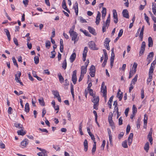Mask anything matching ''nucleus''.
I'll list each match as a JSON object with an SVG mask.
<instances>
[{"instance_id": "1", "label": "nucleus", "mask_w": 156, "mask_h": 156, "mask_svg": "<svg viewBox=\"0 0 156 156\" xmlns=\"http://www.w3.org/2000/svg\"><path fill=\"white\" fill-rule=\"evenodd\" d=\"M74 28V27L73 26L72 28L70 29L69 32L72 37V40L74 41V43L75 44L76 42L78 41L79 37H77V33L73 31Z\"/></svg>"}, {"instance_id": "2", "label": "nucleus", "mask_w": 156, "mask_h": 156, "mask_svg": "<svg viewBox=\"0 0 156 156\" xmlns=\"http://www.w3.org/2000/svg\"><path fill=\"white\" fill-rule=\"evenodd\" d=\"M103 25L102 28V30L103 32L106 31V30L108 28L109 25L110 20H106V22L103 21Z\"/></svg>"}, {"instance_id": "3", "label": "nucleus", "mask_w": 156, "mask_h": 156, "mask_svg": "<svg viewBox=\"0 0 156 156\" xmlns=\"http://www.w3.org/2000/svg\"><path fill=\"white\" fill-rule=\"evenodd\" d=\"M103 51L104 53V56H105V59L103 62L102 64V66L103 67H105V66L106 62H107V60L108 59V56L106 52V50L105 49L103 50Z\"/></svg>"}, {"instance_id": "4", "label": "nucleus", "mask_w": 156, "mask_h": 156, "mask_svg": "<svg viewBox=\"0 0 156 156\" xmlns=\"http://www.w3.org/2000/svg\"><path fill=\"white\" fill-rule=\"evenodd\" d=\"M72 80L74 84H75L76 83L77 81L76 70H74L73 72Z\"/></svg>"}, {"instance_id": "5", "label": "nucleus", "mask_w": 156, "mask_h": 156, "mask_svg": "<svg viewBox=\"0 0 156 156\" xmlns=\"http://www.w3.org/2000/svg\"><path fill=\"white\" fill-rule=\"evenodd\" d=\"M101 91L103 94H104V96L105 97H106V93H107L106 87L105 86L104 82H103L101 84Z\"/></svg>"}, {"instance_id": "6", "label": "nucleus", "mask_w": 156, "mask_h": 156, "mask_svg": "<svg viewBox=\"0 0 156 156\" xmlns=\"http://www.w3.org/2000/svg\"><path fill=\"white\" fill-rule=\"evenodd\" d=\"M29 141L27 138L24 139L21 143V147L22 148H24L29 143Z\"/></svg>"}, {"instance_id": "7", "label": "nucleus", "mask_w": 156, "mask_h": 156, "mask_svg": "<svg viewBox=\"0 0 156 156\" xmlns=\"http://www.w3.org/2000/svg\"><path fill=\"white\" fill-rule=\"evenodd\" d=\"M89 47L91 49L94 50H98V48L96 47L94 41H90L88 43Z\"/></svg>"}, {"instance_id": "8", "label": "nucleus", "mask_w": 156, "mask_h": 156, "mask_svg": "<svg viewBox=\"0 0 156 156\" xmlns=\"http://www.w3.org/2000/svg\"><path fill=\"white\" fill-rule=\"evenodd\" d=\"M88 51V48L87 47H84L83 53V60L84 62L86 60L87 53Z\"/></svg>"}, {"instance_id": "9", "label": "nucleus", "mask_w": 156, "mask_h": 156, "mask_svg": "<svg viewBox=\"0 0 156 156\" xmlns=\"http://www.w3.org/2000/svg\"><path fill=\"white\" fill-rule=\"evenodd\" d=\"M152 128H151V129L147 136L148 139H149V141H150L151 144H152L153 139L152 137Z\"/></svg>"}, {"instance_id": "10", "label": "nucleus", "mask_w": 156, "mask_h": 156, "mask_svg": "<svg viewBox=\"0 0 156 156\" xmlns=\"http://www.w3.org/2000/svg\"><path fill=\"white\" fill-rule=\"evenodd\" d=\"M21 75V73L19 71L18 72L17 74L15 75V80L18 83L19 81H20V77Z\"/></svg>"}, {"instance_id": "11", "label": "nucleus", "mask_w": 156, "mask_h": 156, "mask_svg": "<svg viewBox=\"0 0 156 156\" xmlns=\"http://www.w3.org/2000/svg\"><path fill=\"white\" fill-rule=\"evenodd\" d=\"M123 16L126 19L129 18V12L127 9H124L122 12Z\"/></svg>"}, {"instance_id": "12", "label": "nucleus", "mask_w": 156, "mask_h": 156, "mask_svg": "<svg viewBox=\"0 0 156 156\" xmlns=\"http://www.w3.org/2000/svg\"><path fill=\"white\" fill-rule=\"evenodd\" d=\"M99 99L98 96L96 97L95 96L93 97L92 101L94 103V104H98Z\"/></svg>"}, {"instance_id": "13", "label": "nucleus", "mask_w": 156, "mask_h": 156, "mask_svg": "<svg viewBox=\"0 0 156 156\" xmlns=\"http://www.w3.org/2000/svg\"><path fill=\"white\" fill-rule=\"evenodd\" d=\"M148 117L147 115L145 114L144 115V128H146L147 127V120Z\"/></svg>"}, {"instance_id": "14", "label": "nucleus", "mask_w": 156, "mask_h": 156, "mask_svg": "<svg viewBox=\"0 0 156 156\" xmlns=\"http://www.w3.org/2000/svg\"><path fill=\"white\" fill-rule=\"evenodd\" d=\"M144 26H143L139 34V37L140 38V41H142L143 37L144 32Z\"/></svg>"}, {"instance_id": "15", "label": "nucleus", "mask_w": 156, "mask_h": 156, "mask_svg": "<svg viewBox=\"0 0 156 156\" xmlns=\"http://www.w3.org/2000/svg\"><path fill=\"white\" fill-rule=\"evenodd\" d=\"M153 73V72L149 71V78L147 80V83L148 84L152 80Z\"/></svg>"}, {"instance_id": "16", "label": "nucleus", "mask_w": 156, "mask_h": 156, "mask_svg": "<svg viewBox=\"0 0 156 156\" xmlns=\"http://www.w3.org/2000/svg\"><path fill=\"white\" fill-rule=\"evenodd\" d=\"M73 8L75 9L76 15H77L78 12V4L77 2H75Z\"/></svg>"}, {"instance_id": "17", "label": "nucleus", "mask_w": 156, "mask_h": 156, "mask_svg": "<svg viewBox=\"0 0 156 156\" xmlns=\"http://www.w3.org/2000/svg\"><path fill=\"white\" fill-rule=\"evenodd\" d=\"M88 29L90 33L94 35H96V33L95 32V30L93 28L90 27H88Z\"/></svg>"}, {"instance_id": "18", "label": "nucleus", "mask_w": 156, "mask_h": 156, "mask_svg": "<svg viewBox=\"0 0 156 156\" xmlns=\"http://www.w3.org/2000/svg\"><path fill=\"white\" fill-rule=\"evenodd\" d=\"M106 8L105 7H103V9L101 11L102 13V19H104L105 16H106Z\"/></svg>"}, {"instance_id": "19", "label": "nucleus", "mask_w": 156, "mask_h": 156, "mask_svg": "<svg viewBox=\"0 0 156 156\" xmlns=\"http://www.w3.org/2000/svg\"><path fill=\"white\" fill-rule=\"evenodd\" d=\"M76 58V54L75 52L73 53L71 55L70 59V62H73L75 60Z\"/></svg>"}, {"instance_id": "20", "label": "nucleus", "mask_w": 156, "mask_h": 156, "mask_svg": "<svg viewBox=\"0 0 156 156\" xmlns=\"http://www.w3.org/2000/svg\"><path fill=\"white\" fill-rule=\"evenodd\" d=\"M149 47H152L153 45V41L152 38L151 37H149L148 38Z\"/></svg>"}, {"instance_id": "21", "label": "nucleus", "mask_w": 156, "mask_h": 156, "mask_svg": "<svg viewBox=\"0 0 156 156\" xmlns=\"http://www.w3.org/2000/svg\"><path fill=\"white\" fill-rule=\"evenodd\" d=\"M87 68L86 67L82 66L81 68V74L84 75V74L86 73L87 72Z\"/></svg>"}, {"instance_id": "22", "label": "nucleus", "mask_w": 156, "mask_h": 156, "mask_svg": "<svg viewBox=\"0 0 156 156\" xmlns=\"http://www.w3.org/2000/svg\"><path fill=\"white\" fill-rule=\"evenodd\" d=\"M83 145L84 146V150L85 151H87L88 149V143L87 140L85 139L83 143Z\"/></svg>"}, {"instance_id": "23", "label": "nucleus", "mask_w": 156, "mask_h": 156, "mask_svg": "<svg viewBox=\"0 0 156 156\" xmlns=\"http://www.w3.org/2000/svg\"><path fill=\"white\" fill-rule=\"evenodd\" d=\"M58 77L59 81L61 83H62L64 80V79L60 73H58Z\"/></svg>"}, {"instance_id": "24", "label": "nucleus", "mask_w": 156, "mask_h": 156, "mask_svg": "<svg viewBox=\"0 0 156 156\" xmlns=\"http://www.w3.org/2000/svg\"><path fill=\"white\" fill-rule=\"evenodd\" d=\"M113 17L114 19L118 20V15L116 10L115 9H113L112 11Z\"/></svg>"}, {"instance_id": "25", "label": "nucleus", "mask_w": 156, "mask_h": 156, "mask_svg": "<svg viewBox=\"0 0 156 156\" xmlns=\"http://www.w3.org/2000/svg\"><path fill=\"white\" fill-rule=\"evenodd\" d=\"M62 7H63V8L65 10H66L68 12H70L69 10L67 8V6H66V2H65V0H63V2H62Z\"/></svg>"}, {"instance_id": "26", "label": "nucleus", "mask_w": 156, "mask_h": 156, "mask_svg": "<svg viewBox=\"0 0 156 156\" xmlns=\"http://www.w3.org/2000/svg\"><path fill=\"white\" fill-rule=\"evenodd\" d=\"M4 31L6 35L7 36L8 40L9 41H10L11 39L10 35L8 30L7 29H4Z\"/></svg>"}, {"instance_id": "27", "label": "nucleus", "mask_w": 156, "mask_h": 156, "mask_svg": "<svg viewBox=\"0 0 156 156\" xmlns=\"http://www.w3.org/2000/svg\"><path fill=\"white\" fill-rule=\"evenodd\" d=\"M17 134L19 135L23 136L26 134V132L23 131V129L18 130L17 132Z\"/></svg>"}, {"instance_id": "28", "label": "nucleus", "mask_w": 156, "mask_h": 156, "mask_svg": "<svg viewBox=\"0 0 156 156\" xmlns=\"http://www.w3.org/2000/svg\"><path fill=\"white\" fill-rule=\"evenodd\" d=\"M117 97L119 99V101H121L122 98V92L119 90L117 94Z\"/></svg>"}, {"instance_id": "29", "label": "nucleus", "mask_w": 156, "mask_h": 156, "mask_svg": "<svg viewBox=\"0 0 156 156\" xmlns=\"http://www.w3.org/2000/svg\"><path fill=\"white\" fill-rule=\"evenodd\" d=\"M96 142H94V144L92 150V153L93 154H94L96 150Z\"/></svg>"}, {"instance_id": "30", "label": "nucleus", "mask_w": 156, "mask_h": 156, "mask_svg": "<svg viewBox=\"0 0 156 156\" xmlns=\"http://www.w3.org/2000/svg\"><path fill=\"white\" fill-rule=\"evenodd\" d=\"M38 101L39 102L41 105L42 106H44L45 105V103L43 98L41 97L40 98Z\"/></svg>"}, {"instance_id": "31", "label": "nucleus", "mask_w": 156, "mask_h": 156, "mask_svg": "<svg viewBox=\"0 0 156 156\" xmlns=\"http://www.w3.org/2000/svg\"><path fill=\"white\" fill-rule=\"evenodd\" d=\"M149 148V142H147L146 143L144 147V149L147 152L148 151Z\"/></svg>"}, {"instance_id": "32", "label": "nucleus", "mask_w": 156, "mask_h": 156, "mask_svg": "<svg viewBox=\"0 0 156 156\" xmlns=\"http://www.w3.org/2000/svg\"><path fill=\"white\" fill-rule=\"evenodd\" d=\"M152 9L153 13L156 16V4L155 3H153Z\"/></svg>"}, {"instance_id": "33", "label": "nucleus", "mask_w": 156, "mask_h": 156, "mask_svg": "<svg viewBox=\"0 0 156 156\" xmlns=\"http://www.w3.org/2000/svg\"><path fill=\"white\" fill-rule=\"evenodd\" d=\"M30 110L29 105L28 103H27L25 105V111L27 113L29 112Z\"/></svg>"}, {"instance_id": "34", "label": "nucleus", "mask_w": 156, "mask_h": 156, "mask_svg": "<svg viewBox=\"0 0 156 156\" xmlns=\"http://www.w3.org/2000/svg\"><path fill=\"white\" fill-rule=\"evenodd\" d=\"M138 76L137 75H136L134 78L132 80L131 84H135V83L136 82L137 80V79Z\"/></svg>"}, {"instance_id": "35", "label": "nucleus", "mask_w": 156, "mask_h": 156, "mask_svg": "<svg viewBox=\"0 0 156 156\" xmlns=\"http://www.w3.org/2000/svg\"><path fill=\"white\" fill-rule=\"evenodd\" d=\"M67 66V62L66 59H65L62 63V68L65 69Z\"/></svg>"}, {"instance_id": "36", "label": "nucleus", "mask_w": 156, "mask_h": 156, "mask_svg": "<svg viewBox=\"0 0 156 156\" xmlns=\"http://www.w3.org/2000/svg\"><path fill=\"white\" fill-rule=\"evenodd\" d=\"M154 56V53L153 52L150 53L147 55V59H150L151 58L152 60L153 57Z\"/></svg>"}, {"instance_id": "37", "label": "nucleus", "mask_w": 156, "mask_h": 156, "mask_svg": "<svg viewBox=\"0 0 156 156\" xmlns=\"http://www.w3.org/2000/svg\"><path fill=\"white\" fill-rule=\"evenodd\" d=\"M51 46V43L49 41H47L45 43V47L49 49Z\"/></svg>"}, {"instance_id": "38", "label": "nucleus", "mask_w": 156, "mask_h": 156, "mask_svg": "<svg viewBox=\"0 0 156 156\" xmlns=\"http://www.w3.org/2000/svg\"><path fill=\"white\" fill-rule=\"evenodd\" d=\"M14 126L16 127L19 128V129L23 128L22 125L20 123H15L14 124Z\"/></svg>"}, {"instance_id": "39", "label": "nucleus", "mask_w": 156, "mask_h": 156, "mask_svg": "<svg viewBox=\"0 0 156 156\" xmlns=\"http://www.w3.org/2000/svg\"><path fill=\"white\" fill-rule=\"evenodd\" d=\"M53 94L54 95V98H56L59 95L58 92L57 91H53Z\"/></svg>"}, {"instance_id": "40", "label": "nucleus", "mask_w": 156, "mask_h": 156, "mask_svg": "<svg viewBox=\"0 0 156 156\" xmlns=\"http://www.w3.org/2000/svg\"><path fill=\"white\" fill-rule=\"evenodd\" d=\"M34 60L35 64H37L39 62V57L38 56H35L34 58Z\"/></svg>"}, {"instance_id": "41", "label": "nucleus", "mask_w": 156, "mask_h": 156, "mask_svg": "<svg viewBox=\"0 0 156 156\" xmlns=\"http://www.w3.org/2000/svg\"><path fill=\"white\" fill-rule=\"evenodd\" d=\"M56 52L55 51H52L51 52V55L50 58H54L55 57V56Z\"/></svg>"}, {"instance_id": "42", "label": "nucleus", "mask_w": 156, "mask_h": 156, "mask_svg": "<svg viewBox=\"0 0 156 156\" xmlns=\"http://www.w3.org/2000/svg\"><path fill=\"white\" fill-rule=\"evenodd\" d=\"M12 60L14 65L16 66V67L18 68V66L17 63L14 57H12Z\"/></svg>"}, {"instance_id": "43", "label": "nucleus", "mask_w": 156, "mask_h": 156, "mask_svg": "<svg viewBox=\"0 0 156 156\" xmlns=\"http://www.w3.org/2000/svg\"><path fill=\"white\" fill-rule=\"evenodd\" d=\"M109 140L110 141V144L111 146H113V143H112V136L110 135L109 136Z\"/></svg>"}, {"instance_id": "44", "label": "nucleus", "mask_w": 156, "mask_h": 156, "mask_svg": "<svg viewBox=\"0 0 156 156\" xmlns=\"http://www.w3.org/2000/svg\"><path fill=\"white\" fill-rule=\"evenodd\" d=\"M122 145L123 147L125 148L128 147L126 140H125L122 143Z\"/></svg>"}, {"instance_id": "45", "label": "nucleus", "mask_w": 156, "mask_h": 156, "mask_svg": "<svg viewBox=\"0 0 156 156\" xmlns=\"http://www.w3.org/2000/svg\"><path fill=\"white\" fill-rule=\"evenodd\" d=\"M132 109H133L132 113L135 114L136 113L137 111V108H136L135 105H133V106Z\"/></svg>"}, {"instance_id": "46", "label": "nucleus", "mask_w": 156, "mask_h": 156, "mask_svg": "<svg viewBox=\"0 0 156 156\" xmlns=\"http://www.w3.org/2000/svg\"><path fill=\"white\" fill-rule=\"evenodd\" d=\"M140 119H137V121L136 122V125H137V129H139L140 127Z\"/></svg>"}, {"instance_id": "47", "label": "nucleus", "mask_w": 156, "mask_h": 156, "mask_svg": "<svg viewBox=\"0 0 156 156\" xmlns=\"http://www.w3.org/2000/svg\"><path fill=\"white\" fill-rule=\"evenodd\" d=\"M109 123L110 126L112 127V128L113 129V128L115 127L114 122L113 120H110L108 121Z\"/></svg>"}, {"instance_id": "48", "label": "nucleus", "mask_w": 156, "mask_h": 156, "mask_svg": "<svg viewBox=\"0 0 156 156\" xmlns=\"http://www.w3.org/2000/svg\"><path fill=\"white\" fill-rule=\"evenodd\" d=\"M71 92L73 97H74V94L73 92V87L72 84L71 85Z\"/></svg>"}, {"instance_id": "49", "label": "nucleus", "mask_w": 156, "mask_h": 156, "mask_svg": "<svg viewBox=\"0 0 156 156\" xmlns=\"http://www.w3.org/2000/svg\"><path fill=\"white\" fill-rule=\"evenodd\" d=\"M110 41L109 38H106L105 39V40L104 42V45H107V44H109V43L110 42Z\"/></svg>"}, {"instance_id": "50", "label": "nucleus", "mask_w": 156, "mask_h": 156, "mask_svg": "<svg viewBox=\"0 0 156 156\" xmlns=\"http://www.w3.org/2000/svg\"><path fill=\"white\" fill-rule=\"evenodd\" d=\"M101 16V14L100 12L99 11H98L97 15L96 17V20H101V19H100Z\"/></svg>"}, {"instance_id": "51", "label": "nucleus", "mask_w": 156, "mask_h": 156, "mask_svg": "<svg viewBox=\"0 0 156 156\" xmlns=\"http://www.w3.org/2000/svg\"><path fill=\"white\" fill-rule=\"evenodd\" d=\"M90 72L95 71V66L93 65H91L90 69Z\"/></svg>"}, {"instance_id": "52", "label": "nucleus", "mask_w": 156, "mask_h": 156, "mask_svg": "<svg viewBox=\"0 0 156 156\" xmlns=\"http://www.w3.org/2000/svg\"><path fill=\"white\" fill-rule=\"evenodd\" d=\"M112 116H113V114L112 112H111L108 116V121L112 120Z\"/></svg>"}, {"instance_id": "53", "label": "nucleus", "mask_w": 156, "mask_h": 156, "mask_svg": "<svg viewBox=\"0 0 156 156\" xmlns=\"http://www.w3.org/2000/svg\"><path fill=\"white\" fill-rule=\"evenodd\" d=\"M144 97V89L143 88L141 90V98L142 99H143Z\"/></svg>"}, {"instance_id": "54", "label": "nucleus", "mask_w": 156, "mask_h": 156, "mask_svg": "<svg viewBox=\"0 0 156 156\" xmlns=\"http://www.w3.org/2000/svg\"><path fill=\"white\" fill-rule=\"evenodd\" d=\"M130 126L129 125H127L126 129V133L127 134L129 133L130 131Z\"/></svg>"}, {"instance_id": "55", "label": "nucleus", "mask_w": 156, "mask_h": 156, "mask_svg": "<svg viewBox=\"0 0 156 156\" xmlns=\"http://www.w3.org/2000/svg\"><path fill=\"white\" fill-rule=\"evenodd\" d=\"M145 49L141 48H140V50L139 52L140 56H141L143 54V53H144V51H145Z\"/></svg>"}, {"instance_id": "56", "label": "nucleus", "mask_w": 156, "mask_h": 156, "mask_svg": "<svg viewBox=\"0 0 156 156\" xmlns=\"http://www.w3.org/2000/svg\"><path fill=\"white\" fill-rule=\"evenodd\" d=\"M124 135V133L123 132H121L120 134L118 135V138L119 139H121L123 136Z\"/></svg>"}, {"instance_id": "57", "label": "nucleus", "mask_w": 156, "mask_h": 156, "mask_svg": "<svg viewBox=\"0 0 156 156\" xmlns=\"http://www.w3.org/2000/svg\"><path fill=\"white\" fill-rule=\"evenodd\" d=\"M29 2L28 0H25L23 1V3L25 5V6L26 7L28 5V2Z\"/></svg>"}, {"instance_id": "58", "label": "nucleus", "mask_w": 156, "mask_h": 156, "mask_svg": "<svg viewBox=\"0 0 156 156\" xmlns=\"http://www.w3.org/2000/svg\"><path fill=\"white\" fill-rule=\"evenodd\" d=\"M28 74L29 79L30 80H31V81H33L34 80V79L31 76V75H30V73L29 72V73H28Z\"/></svg>"}, {"instance_id": "59", "label": "nucleus", "mask_w": 156, "mask_h": 156, "mask_svg": "<svg viewBox=\"0 0 156 156\" xmlns=\"http://www.w3.org/2000/svg\"><path fill=\"white\" fill-rule=\"evenodd\" d=\"M122 121H123L122 117H121L119 119V125H122Z\"/></svg>"}, {"instance_id": "60", "label": "nucleus", "mask_w": 156, "mask_h": 156, "mask_svg": "<svg viewBox=\"0 0 156 156\" xmlns=\"http://www.w3.org/2000/svg\"><path fill=\"white\" fill-rule=\"evenodd\" d=\"M55 36V29L53 28L52 29V35L51 36V38H53Z\"/></svg>"}, {"instance_id": "61", "label": "nucleus", "mask_w": 156, "mask_h": 156, "mask_svg": "<svg viewBox=\"0 0 156 156\" xmlns=\"http://www.w3.org/2000/svg\"><path fill=\"white\" fill-rule=\"evenodd\" d=\"M145 47H146L145 43L144 41H143L142 42L141 46V48L145 49Z\"/></svg>"}, {"instance_id": "62", "label": "nucleus", "mask_w": 156, "mask_h": 156, "mask_svg": "<svg viewBox=\"0 0 156 156\" xmlns=\"http://www.w3.org/2000/svg\"><path fill=\"white\" fill-rule=\"evenodd\" d=\"M67 118H68V119L69 121H70L71 120V115L70 114V113L69 112V111L67 112Z\"/></svg>"}, {"instance_id": "63", "label": "nucleus", "mask_w": 156, "mask_h": 156, "mask_svg": "<svg viewBox=\"0 0 156 156\" xmlns=\"http://www.w3.org/2000/svg\"><path fill=\"white\" fill-rule=\"evenodd\" d=\"M53 147L57 151H59L60 150V148L58 146H54Z\"/></svg>"}, {"instance_id": "64", "label": "nucleus", "mask_w": 156, "mask_h": 156, "mask_svg": "<svg viewBox=\"0 0 156 156\" xmlns=\"http://www.w3.org/2000/svg\"><path fill=\"white\" fill-rule=\"evenodd\" d=\"M95 71L90 72L89 74L91 77H94L95 76Z\"/></svg>"}]
</instances>
